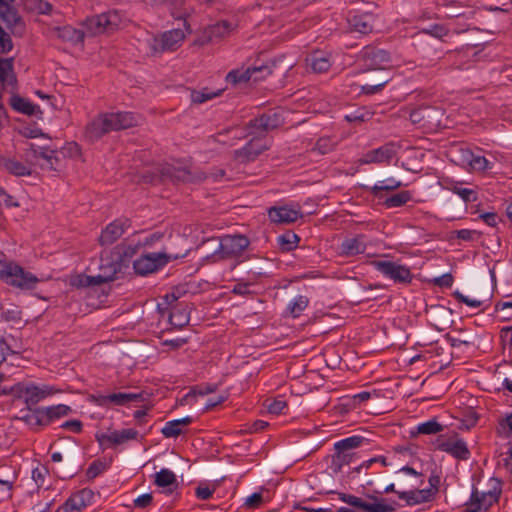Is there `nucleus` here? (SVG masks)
<instances>
[{
	"instance_id": "nucleus-54",
	"label": "nucleus",
	"mask_w": 512,
	"mask_h": 512,
	"mask_svg": "<svg viewBox=\"0 0 512 512\" xmlns=\"http://www.w3.org/2000/svg\"><path fill=\"white\" fill-rule=\"evenodd\" d=\"M107 469V464L99 459L94 460L86 470L88 480H93Z\"/></svg>"
},
{
	"instance_id": "nucleus-29",
	"label": "nucleus",
	"mask_w": 512,
	"mask_h": 512,
	"mask_svg": "<svg viewBox=\"0 0 512 512\" xmlns=\"http://www.w3.org/2000/svg\"><path fill=\"white\" fill-rule=\"evenodd\" d=\"M363 238V235H358L354 238L345 239L341 244V254L345 256H355L364 253L366 244Z\"/></svg>"
},
{
	"instance_id": "nucleus-21",
	"label": "nucleus",
	"mask_w": 512,
	"mask_h": 512,
	"mask_svg": "<svg viewBox=\"0 0 512 512\" xmlns=\"http://www.w3.org/2000/svg\"><path fill=\"white\" fill-rule=\"evenodd\" d=\"M283 124L281 114L265 113L249 121L248 127L261 131H270L280 127Z\"/></svg>"
},
{
	"instance_id": "nucleus-6",
	"label": "nucleus",
	"mask_w": 512,
	"mask_h": 512,
	"mask_svg": "<svg viewBox=\"0 0 512 512\" xmlns=\"http://www.w3.org/2000/svg\"><path fill=\"white\" fill-rule=\"evenodd\" d=\"M338 496L341 501L365 512H394L396 510V502L388 504L384 498L373 494H365L366 498L372 502H366L357 496L342 492L338 493Z\"/></svg>"
},
{
	"instance_id": "nucleus-33",
	"label": "nucleus",
	"mask_w": 512,
	"mask_h": 512,
	"mask_svg": "<svg viewBox=\"0 0 512 512\" xmlns=\"http://www.w3.org/2000/svg\"><path fill=\"white\" fill-rule=\"evenodd\" d=\"M21 397L24 398V402L27 406H34L40 400L44 399L49 393L37 386L31 385L21 390Z\"/></svg>"
},
{
	"instance_id": "nucleus-18",
	"label": "nucleus",
	"mask_w": 512,
	"mask_h": 512,
	"mask_svg": "<svg viewBox=\"0 0 512 512\" xmlns=\"http://www.w3.org/2000/svg\"><path fill=\"white\" fill-rule=\"evenodd\" d=\"M268 149L258 138L251 139L244 147L234 151V158L241 163L254 161L259 155Z\"/></svg>"
},
{
	"instance_id": "nucleus-62",
	"label": "nucleus",
	"mask_w": 512,
	"mask_h": 512,
	"mask_svg": "<svg viewBox=\"0 0 512 512\" xmlns=\"http://www.w3.org/2000/svg\"><path fill=\"white\" fill-rule=\"evenodd\" d=\"M456 234V237L463 241H473L476 238H479L481 233L476 230H470V229H461L454 231Z\"/></svg>"
},
{
	"instance_id": "nucleus-43",
	"label": "nucleus",
	"mask_w": 512,
	"mask_h": 512,
	"mask_svg": "<svg viewBox=\"0 0 512 512\" xmlns=\"http://www.w3.org/2000/svg\"><path fill=\"white\" fill-rule=\"evenodd\" d=\"M24 6L29 11H35L43 15H49L53 8L51 3L44 0H25Z\"/></svg>"
},
{
	"instance_id": "nucleus-24",
	"label": "nucleus",
	"mask_w": 512,
	"mask_h": 512,
	"mask_svg": "<svg viewBox=\"0 0 512 512\" xmlns=\"http://www.w3.org/2000/svg\"><path fill=\"white\" fill-rule=\"evenodd\" d=\"M268 216L275 223H293L302 217V214L298 210L283 206L271 207L268 211Z\"/></svg>"
},
{
	"instance_id": "nucleus-30",
	"label": "nucleus",
	"mask_w": 512,
	"mask_h": 512,
	"mask_svg": "<svg viewBox=\"0 0 512 512\" xmlns=\"http://www.w3.org/2000/svg\"><path fill=\"white\" fill-rule=\"evenodd\" d=\"M190 320V309L188 305L181 306L175 305L171 308L169 313L170 323L178 328H182L189 323Z\"/></svg>"
},
{
	"instance_id": "nucleus-37",
	"label": "nucleus",
	"mask_w": 512,
	"mask_h": 512,
	"mask_svg": "<svg viewBox=\"0 0 512 512\" xmlns=\"http://www.w3.org/2000/svg\"><path fill=\"white\" fill-rule=\"evenodd\" d=\"M363 444H369V439L360 435H353L340 441H337L334 444V449L346 450L351 452L352 449L358 448Z\"/></svg>"
},
{
	"instance_id": "nucleus-39",
	"label": "nucleus",
	"mask_w": 512,
	"mask_h": 512,
	"mask_svg": "<svg viewBox=\"0 0 512 512\" xmlns=\"http://www.w3.org/2000/svg\"><path fill=\"white\" fill-rule=\"evenodd\" d=\"M19 419L29 426H45L42 415V407L33 409L32 406H27L26 413L19 417Z\"/></svg>"
},
{
	"instance_id": "nucleus-41",
	"label": "nucleus",
	"mask_w": 512,
	"mask_h": 512,
	"mask_svg": "<svg viewBox=\"0 0 512 512\" xmlns=\"http://www.w3.org/2000/svg\"><path fill=\"white\" fill-rule=\"evenodd\" d=\"M154 483L158 487L163 488L169 487L174 484L177 485L176 475L171 470L163 468L155 474Z\"/></svg>"
},
{
	"instance_id": "nucleus-63",
	"label": "nucleus",
	"mask_w": 512,
	"mask_h": 512,
	"mask_svg": "<svg viewBox=\"0 0 512 512\" xmlns=\"http://www.w3.org/2000/svg\"><path fill=\"white\" fill-rule=\"evenodd\" d=\"M453 281H454V278L452 276L451 273H445L439 277H436L434 280H433V283L438 286V287H446V288H449L452 286L453 284Z\"/></svg>"
},
{
	"instance_id": "nucleus-20",
	"label": "nucleus",
	"mask_w": 512,
	"mask_h": 512,
	"mask_svg": "<svg viewBox=\"0 0 512 512\" xmlns=\"http://www.w3.org/2000/svg\"><path fill=\"white\" fill-rule=\"evenodd\" d=\"M78 449L65 451L66 462L59 466V477L61 479H71L82 470L83 464L78 461Z\"/></svg>"
},
{
	"instance_id": "nucleus-42",
	"label": "nucleus",
	"mask_w": 512,
	"mask_h": 512,
	"mask_svg": "<svg viewBox=\"0 0 512 512\" xmlns=\"http://www.w3.org/2000/svg\"><path fill=\"white\" fill-rule=\"evenodd\" d=\"M278 244L282 251L289 252L296 248L299 237L292 231H287L277 238Z\"/></svg>"
},
{
	"instance_id": "nucleus-60",
	"label": "nucleus",
	"mask_w": 512,
	"mask_h": 512,
	"mask_svg": "<svg viewBox=\"0 0 512 512\" xmlns=\"http://www.w3.org/2000/svg\"><path fill=\"white\" fill-rule=\"evenodd\" d=\"M266 408L271 414H280L285 408H287V402L280 399H274L266 404Z\"/></svg>"
},
{
	"instance_id": "nucleus-51",
	"label": "nucleus",
	"mask_w": 512,
	"mask_h": 512,
	"mask_svg": "<svg viewBox=\"0 0 512 512\" xmlns=\"http://www.w3.org/2000/svg\"><path fill=\"white\" fill-rule=\"evenodd\" d=\"M221 94V90H218L217 92H209L207 88L197 91L192 90L191 92V101L196 104L204 103L214 97H217Z\"/></svg>"
},
{
	"instance_id": "nucleus-38",
	"label": "nucleus",
	"mask_w": 512,
	"mask_h": 512,
	"mask_svg": "<svg viewBox=\"0 0 512 512\" xmlns=\"http://www.w3.org/2000/svg\"><path fill=\"white\" fill-rule=\"evenodd\" d=\"M310 66L314 72L324 73L331 67L329 56L323 52H314L310 58Z\"/></svg>"
},
{
	"instance_id": "nucleus-16",
	"label": "nucleus",
	"mask_w": 512,
	"mask_h": 512,
	"mask_svg": "<svg viewBox=\"0 0 512 512\" xmlns=\"http://www.w3.org/2000/svg\"><path fill=\"white\" fill-rule=\"evenodd\" d=\"M423 483L424 480L421 479L420 482L416 484L414 489L402 490L401 492H398V497L402 500H405L407 505H416L430 501L436 492L433 491L432 488L419 489Z\"/></svg>"
},
{
	"instance_id": "nucleus-55",
	"label": "nucleus",
	"mask_w": 512,
	"mask_h": 512,
	"mask_svg": "<svg viewBox=\"0 0 512 512\" xmlns=\"http://www.w3.org/2000/svg\"><path fill=\"white\" fill-rule=\"evenodd\" d=\"M217 389H218L217 384H207L205 386H195L189 391V393H187L185 395L184 400H187V398L196 396V395L205 396L207 394L216 392Z\"/></svg>"
},
{
	"instance_id": "nucleus-52",
	"label": "nucleus",
	"mask_w": 512,
	"mask_h": 512,
	"mask_svg": "<svg viewBox=\"0 0 512 512\" xmlns=\"http://www.w3.org/2000/svg\"><path fill=\"white\" fill-rule=\"evenodd\" d=\"M309 299L306 296H298L289 306L290 314L296 318L300 316L301 312L308 306Z\"/></svg>"
},
{
	"instance_id": "nucleus-26",
	"label": "nucleus",
	"mask_w": 512,
	"mask_h": 512,
	"mask_svg": "<svg viewBox=\"0 0 512 512\" xmlns=\"http://www.w3.org/2000/svg\"><path fill=\"white\" fill-rule=\"evenodd\" d=\"M115 278V270L111 269V272L109 274H99L96 276L79 275L73 281V285L79 288H86L114 281Z\"/></svg>"
},
{
	"instance_id": "nucleus-32",
	"label": "nucleus",
	"mask_w": 512,
	"mask_h": 512,
	"mask_svg": "<svg viewBox=\"0 0 512 512\" xmlns=\"http://www.w3.org/2000/svg\"><path fill=\"white\" fill-rule=\"evenodd\" d=\"M56 33L59 39L74 45L80 44L84 41V32L72 26L58 27L56 28Z\"/></svg>"
},
{
	"instance_id": "nucleus-28",
	"label": "nucleus",
	"mask_w": 512,
	"mask_h": 512,
	"mask_svg": "<svg viewBox=\"0 0 512 512\" xmlns=\"http://www.w3.org/2000/svg\"><path fill=\"white\" fill-rule=\"evenodd\" d=\"M88 400L91 403H94L95 405L102 406V407H108L109 404H113L115 406L127 405L125 393H122V392L112 393L109 395L91 394V395H89Z\"/></svg>"
},
{
	"instance_id": "nucleus-48",
	"label": "nucleus",
	"mask_w": 512,
	"mask_h": 512,
	"mask_svg": "<svg viewBox=\"0 0 512 512\" xmlns=\"http://www.w3.org/2000/svg\"><path fill=\"white\" fill-rule=\"evenodd\" d=\"M60 151L55 147L54 152L50 153L44 160L45 164L42 165V168H46L53 171H61L63 168V161L59 157Z\"/></svg>"
},
{
	"instance_id": "nucleus-50",
	"label": "nucleus",
	"mask_w": 512,
	"mask_h": 512,
	"mask_svg": "<svg viewBox=\"0 0 512 512\" xmlns=\"http://www.w3.org/2000/svg\"><path fill=\"white\" fill-rule=\"evenodd\" d=\"M114 116L116 117L117 130L127 129L135 123V118L131 112L114 113Z\"/></svg>"
},
{
	"instance_id": "nucleus-3",
	"label": "nucleus",
	"mask_w": 512,
	"mask_h": 512,
	"mask_svg": "<svg viewBox=\"0 0 512 512\" xmlns=\"http://www.w3.org/2000/svg\"><path fill=\"white\" fill-rule=\"evenodd\" d=\"M189 249L181 253L153 252L144 253L133 261V269L135 274L147 276L155 273L166 266L170 261L184 258Z\"/></svg>"
},
{
	"instance_id": "nucleus-44",
	"label": "nucleus",
	"mask_w": 512,
	"mask_h": 512,
	"mask_svg": "<svg viewBox=\"0 0 512 512\" xmlns=\"http://www.w3.org/2000/svg\"><path fill=\"white\" fill-rule=\"evenodd\" d=\"M85 135L86 137L91 140L95 141L100 139L103 135H105L104 127L101 124V120L99 117L94 119L92 122H90L85 129Z\"/></svg>"
},
{
	"instance_id": "nucleus-17",
	"label": "nucleus",
	"mask_w": 512,
	"mask_h": 512,
	"mask_svg": "<svg viewBox=\"0 0 512 512\" xmlns=\"http://www.w3.org/2000/svg\"><path fill=\"white\" fill-rule=\"evenodd\" d=\"M397 153L396 145L393 142L368 151L359 160L360 164L389 162Z\"/></svg>"
},
{
	"instance_id": "nucleus-14",
	"label": "nucleus",
	"mask_w": 512,
	"mask_h": 512,
	"mask_svg": "<svg viewBox=\"0 0 512 512\" xmlns=\"http://www.w3.org/2000/svg\"><path fill=\"white\" fill-rule=\"evenodd\" d=\"M0 18L14 36L21 37L24 35L26 30L25 22L12 4L5 6L1 4Z\"/></svg>"
},
{
	"instance_id": "nucleus-25",
	"label": "nucleus",
	"mask_w": 512,
	"mask_h": 512,
	"mask_svg": "<svg viewBox=\"0 0 512 512\" xmlns=\"http://www.w3.org/2000/svg\"><path fill=\"white\" fill-rule=\"evenodd\" d=\"M12 94L10 105L14 110L28 116L38 115V118H41L42 111L38 105H35L28 99L17 95L16 92Z\"/></svg>"
},
{
	"instance_id": "nucleus-57",
	"label": "nucleus",
	"mask_w": 512,
	"mask_h": 512,
	"mask_svg": "<svg viewBox=\"0 0 512 512\" xmlns=\"http://www.w3.org/2000/svg\"><path fill=\"white\" fill-rule=\"evenodd\" d=\"M161 433L165 438H175L182 434V429L176 420L168 421L162 428Z\"/></svg>"
},
{
	"instance_id": "nucleus-49",
	"label": "nucleus",
	"mask_w": 512,
	"mask_h": 512,
	"mask_svg": "<svg viewBox=\"0 0 512 512\" xmlns=\"http://www.w3.org/2000/svg\"><path fill=\"white\" fill-rule=\"evenodd\" d=\"M450 190L460 196L464 202H476L478 200L477 191L469 188H463L459 185H453Z\"/></svg>"
},
{
	"instance_id": "nucleus-53",
	"label": "nucleus",
	"mask_w": 512,
	"mask_h": 512,
	"mask_svg": "<svg viewBox=\"0 0 512 512\" xmlns=\"http://www.w3.org/2000/svg\"><path fill=\"white\" fill-rule=\"evenodd\" d=\"M230 26L231 24L228 21H220L209 26L206 30L213 39L221 38L229 31Z\"/></svg>"
},
{
	"instance_id": "nucleus-31",
	"label": "nucleus",
	"mask_w": 512,
	"mask_h": 512,
	"mask_svg": "<svg viewBox=\"0 0 512 512\" xmlns=\"http://www.w3.org/2000/svg\"><path fill=\"white\" fill-rule=\"evenodd\" d=\"M72 412V409L70 406L65 404H58L55 406H50L43 408L42 407V415H43V421L44 425H49L52 421L59 419L61 417L67 416Z\"/></svg>"
},
{
	"instance_id": "nucleus-4",
	"label": "nucleus",
	"mask_w": 512,
	"mask_h": 512,
	"mask_svg": "<svg viewBox=\"0 0 512 512\" xmlns=\"http://www.w3.org/2000/svg\"><path fill=\"white\" fill-rule=\"evenodd\" d=\"M0 279L8 285L21 290H31L39 283V279L23 267L12 262L0 260Z\"/></svg>"
},
{
	"instance_id": "nucleus-35",
	"label": "nucleus",
	"mask_w": 512,
	"mask_h": 512,
	"mask_svg": "<svg viewBox=\"0 0 512 512\" xmlns=\"http://www.w3.org/2000/svg\"><path fill=\"white\" fill-rule=\"evenodd\" d=\"M444 430V426L440 424L436 418H433L427 422L421 423L416 427L415 431L410 432V436L412 438L418 436L419 434L432 435L440 433Z\"/></svg>"
},
{
	"instance_id": "nucleus-59",
	"label": "nucleus",
	"mask_w": 512,
	"mask_h": 512,
	"mask_svg": "<svg viewBox=\"0 0 512 512\" xmlns=\"http://www.w3.org/2000/svg\"><path fill=\"white\" fill-rule=\"evenodd\" d=\"M13 48V42L10 35L0 25V52L8 53Z\"/></svg>"
},
{
	"instance_id": "nucleus-64",
	"label": "nucleus",
	"mask_w": 512,
	"mask_h": 512,
	"mask_svg": "<svg viewBox=\"0 0 512 512\" xmlns=\"http://www.w3.org/2000/svg\"><path fill=\"white\" fill-rule=\"evenodd\" d=\"M499 426L505 430V437H512V413L499 420Z\"/></svg>"
},
{
	"instance_id": "nucleus-8",
	"label": "nucleus",
	"mask_w": 512,
	"mask_h": 512,
	"mask_svg": "<svg viewBox=\"0 0 512 512\" xmlns=\"http://www.w3.org/2000/svg\"><path fill=\"white\" fill-rule=\"evenodd\" d=\"M185 38L181 29H172L164 32L159 37L152 38L148 45L152 55L161 54L165 51L176 50Z\"/></svg>"
},
{
	"instance_id": "nucleus-40",
	"label": "nucleus",
	"mask_w": 512,
	"mask_h": 512,
	"mask_svg": "<svg viewBox=\"0 0 512 512\" xmlns=\"http://www.w3.org/2000/svg\"><path fill=\"white\" fill-rule=\"evenodd\" d=\"M411 199H412V195H411L410 191L405 190V191H401L397 194H394L390 197H387L384 200L383 205L386 208L401 207V206L405 205L407 202H409Z\"/></svg>"
},
{
	"instance_id": "nucleus-10",
	"label": "nucleus",
	"mask_w": 512,
	"mask_h": 512,
	"mask_svg": "<svg viewBox=\"0 0 512 512\" xmlns=\"http://www.w3.org/2000/svg\"><path fill=\"white\" fill-rule=\"evenodd\" d=\"M117 20L118 16L116 13H102L87 18L84 26L89 35L94 36L113 31L117 27Z\"/></svg>"
},
{
	"instance_id": "nucleus-36",
	"label": "nucleus",
	"mask_w": 512,
	"mask_h": 512,
	"mask_svg": "<svg viewBox=\"0 0 512 512\" xmlns=\"http://www.w3.org/2000/svg\"><path fill=\"white\" fill-rule=\"evenodd\" d=\"M449 32V29L443 25V24H433L429 28L421 29L416 34L413 35V40L418 42L420 41L424 36L430 35L437 39H442L444 36H446Z\"/></svg>"
},
{
	"instance_id": "nucleus-13",
	"label": "nucleus",
	"mask_w": 512,
	"mask_h": 512,
	"mask_svg": "<svg viewBox=\"0 0 512 512\" xmlns=\"http://www.w3.org/2000/svg\"><path fill=\"white\" fill-rule=\"evenodd\" d=\"M17 92V78L14 73V58H0V99L3 92Z\"/></svg>"
},
{
	"instance_id": "nucleus-5",
	"label": "nucleus",
	"mask_w": 512,
	"mask_h": 512,
	"mask_svg": "<svg viewBox=\"0 0 512 512\" xmlns=\"http://www.w3.org/2000/svg\"><path fill=\"white\" fill-rule=\"evenodd\" d=\"M495 484L488 491H479L472 486L470 498L465 502L466 512H481L488 510L494 503H497L501 495V482L497 478H491Z\"/></svg>"
},
{
	"instance_id": "nucleus-11",
	"label": "nucleus",
	"mask_w": 512,
	"mask_h": 512,
	"mask_svg": "<svg viewBox=\"0 0 512 512\" xmlns=\"http://www.w3.org/2000/svg\"><path fill=\"white\" fill-rule=\"evenodd\" d=\"M435 445L437 450L446 452L457 460L466 461L471 456L466 442L457 435L447 440L437 439Z\"/></svg>"
},
{
	"instance_id": "nucleus-23",
	"label": "nucleus",
	"mask_w": 512,
	"mask_h": 512,
	"mask_svg": "<svg viewBox=\"0 0 512 512\" xmlns=\"http://www.w3.org/2000/svg\"><path fill=\"white\" fill-rule=\"evenodd\" d=\"M366 66L371 69H383L391 61L390 53L383 49L366 48L363 53Z\"/></svg>"
},
{
	"instance_id": "nucleus-12",
	"label": "nucleus",
	"mask_w": 512,
	"mask_h": 512,
	"mask_svg": "<svg viewBox=\"0 0 512 512\" xmlns=\"http://www.w3.org/2000/svg\"><path fill=\"white\" fill-rule=\"evenodd\" d=\"M257 72L263 73L261 76H256L254 81H260L268 77L272 74V67L267 64H262L259 66L248 67L246 70H231L226 75V81L230 84L236 85L238 83L248 82L254 74Z\"/></svg>"
},
{
	"instance_id": "nucleus-2",
	"label": "nucleus",
	"mask_w": 512,
	"mask_h": 512,
	"mask_svg": "<svg viewBox=\"0 0 512 512\" xmlns=\"http://www.w3.org/2000/svg\"><path fill=\"white\" fill-rule=\"evenodd\" d=\"M203 173L195 174L185 167H175L170 164H164L155 171H147L142 174L141 179L144 183L160 184V183H192L206 179Z\"/></svg>"
},
{
	"instance_id": "nucleus-27",
	"label": "nucleus",
	"mask_w": 512,
	"mask_h": 512,
	"mask_svg": "<svg viewBox=\"0 0 512 512\" xmlns=\"http://www.w3.org/2000/svg\"><path fill=\"white\" fill-rule=\"evenodd\" d=\"M30 166L14 158L0 157V167L15 176H30L32 174Z\"/></svg>"
},
{
	"instance_id": "nucleus-47",
	"label": "nucleus",
	"mask_w": 512,
	"mask_h": 512,
	"mask_svg": "<svg viewBox=\"0 0 512 512\" xmlns=\"http://www.w3.org/2000/svg\"><path fill=\"white\" fill-rule=\"evenodd\" d=\"M469 165L474 171L485 172L492 169L493 163L488 161L482 155L471 154V158L469 159Z\"/></svg>"
},
{
	"instance_id": "nucleus-7",
	"label": "nucleus",
	"mask_w": 512,
	"mask_h": 512,
	"mask_svg": "<svg viewBox=\"0 0 512 512\" xmlns=\"http://www.w3.org/2000/svg\"><path fill=\"white\" fill-rule=\"evenodd\" d=\"M148 243L149 241H145L143 243L138 241L135 244L122 242L115 246L112 251V259L110 263V267L112 270H115V274L120 272L122 268L128 267L131 259L137 254L139 249L148 245Z\"/></svg>"
},
{
	"instance_id": "nucleus-58",
	"label": "nucleus",
	"mask_w": 512,
	"mask_h": 512,
	"mask_svg": "<svg viewBox=\"0 0 512 512\" xmlns=\"http://www.w3.org/2000/svg\"><path fill=\"white\" fill-rule=\"evenodd\" d=\"M99 118L102 126L104 127L105 134L117 130L115 121L116 117L114 116V113H105L100 115Z\"/></svg>"
},
{
	"instance_id": "nucleus-56",
	"label": "nucleus",
	"mask_w": 512,
	"mask_h": 512,
	"mask_svg": "<svg viewBox=\"0 0 512 512\" xmlns=\"http://www.w3.org/2000/svg\"><path fill=\"white\" fill-rule=\"evenodd\" d=\"M390 78L381 76L378 83H369L362 86V93L366 95H373L383 89V87L389 82Z\"/></svg>"
},
{
	"instance_id": "nucleus-1",
	"label": "nucleus",
	"mask_w": 512,
	"mask_h": 512,
	"mask_svg": "<svg viewBox=\"0 0 512 512\" xmlns=\"http://www.w3.org/2000/svg\"><path fill=\"white\" fill-rule=\"evenodd\" d=\"M206 251L207 259L218 262L227 259H236L249 247L250 240L242 234L223 235L207 239L202 244Z\"/></svg>"
},
{
	"instance_id": "nucleus-15",
	"label": "nucleus",
	"mask_w": 512,
	"mask_h": 512,
	"mask_svg": "<svg viewBox=\"0 0 512 512\" xmlns=\"http://www.w3.org/2000/svg\"><path fill=\"white\" fill-rule=\"evenodd\" d=\"M130 226L131 222L128 218L114 220L102 230L99 236V243L103 246L113 244Z\"/></svg>"
},
{
	"instance_id": "nucleus-22",
	"label": "nucleus",
	"mask_w": 512,
	"mask_h": 512,
	"mask_svg": "<svg viewBox=\"0 0 512 512\" xmlns=\"http://www.w3.org/2000/svg\"><path fill=\"white\" fill-rule=\"evenodd\" d=\"M54 146L48 143L35 144L27 143V147L23 150L25 162L29 165H35L39 158L45 159L50 153L54 152Z\"/></svg>"
},
{
	"instance_id": "nucleus-34",
	"label": "nucleus",
	"mask_w": 512,
	"mask_h": 512,
	"mask_svg": "<svg viewBox=\"0 0 512 512\" xmlns=\"http://www.w3.org/2000/svg\"><path fill=\"white\" fill-rule=\"evenodd\" d=\"M334 450L335 453L332 455L331 458L330 469L332 470L333 473L337 474L341 471L344 465H348L352 461L354 453L346 450Z\"/></svg>"
},
{
	"instance_id": "nucleus-61",
	"label": "nucleus",
	"mask_w": 512,
	"mask_h": 512,
	"mask_svg": "<svg viewBox=\"0 0 512 512\" xmlns=\"http://www.w3.org/2000/svg\"><path fill=\"white\" fill-rule=\"evenodd\" d=\"M313 150L318 151L320 154H327L333 150V143L330 138H319Z\"/></svg>"
},
{
	"instance_id": "nucleus-19",
	"label": "nucleus",
	"mask_w": 512,
	"mask_h": 512,
	"mask_svg": "<svg viewBox=\"0 0 512 512\" xmlns=\"http://www.w3.org/2000/svg\"><path fill=\"white\" fill-rule=\"evenodd\" d=\"M138 436V431L135 429H123L121 431H113L111 433L96 434V440L100 445L108 442L110 446L121 445L129 440H134Z\"/></svg>"
},
{
	"instance_id": "nucleus-9",
	"label": "nucleus",
	"mask_w": 512,
	"mask_h": 512,
	"mask_svg": "<svg viewBox=\"0 0 512 512\" xmlns=\"http://www.w3.org/2000/svg\"><path fill=\"white\" fill-rule=\"evenodd\" d=\"M374 267L396 283H410L413 276L410 269L394 261H373Z\"/></svg>"
},
{
	"instance_id": "nucleus-45",
	"label": "nucleus",
	"mask_w": 512,
	"mask_h": 512,
	"mask_svg": "<svg viewBox=\"0 0 512 512\" xmlns=\"http://www.w3.org/2000/svg\"><path fill=\"white\" fill-rule=\"evenodd\" d=\"M86 507V504L76 494L70 496L63 505H61L56 512H81Z\"/></svg>"
},
{
	"instance_id": "nucleus-46",
	"label": "nucleus",
	"mask_w": 512,
	"mask_h": 512,
	"mask_svg": "<svg viewBox=\"0 0 512 512\" xmlns=\"http://www.w3.org/2000/svg\"><path fill=\"white\" fill-rule=\"evenodd\" d=\"M351 26L354 31L364 35L372 32L373 30L372 24L364 15L354 16L351 20Z\"/></svg>"
}]
</instances>
